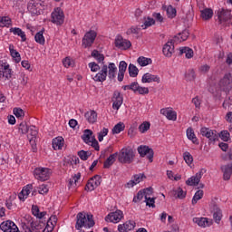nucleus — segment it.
I'll list each match as a JSON object with an SVG mask.
<instances>
[{"label": "nucleus", "mask_w": 232, "mask_h": 232, "mask_svg": "<svg viewBox=\"0 0 232 232\" xmlns=\"http://www.w3.org/2000/svg\"><path fill=\"white\" fill-rule=\"evenodd\" d=\"M202 197H204V190H198L192 198V205L195 206V204H197V202H198Z\"/></svg>", "instance_id": "a18cd8bd"}, {"label": "nucleus", "mask_w": 232, "mask_h": 232, "mask_svg": "<svg viewBox=\"0 0 232 232\" xmlns=\"http://www.w3.org/2000/svg\"><path fill=\"white\" fill-rule=\"evenodd\" d=\"M12 24V19L8 16H2L1 28L4 26H10Z\"/></svg>", "instance_id": "13d9d810"}, {"label": "nucleus", "mask_w": 232, "mask_h": 232, "mask_svg": "<svg viewBox=\"0 0 232 232\" xmlns=\"http://www.w3.org/2000/svg\"><path fill=\"white\" fill-rule=\"evenodd\" d=\"M101 182H102V180L99 175L91 178L85 186V191H93L95 188L101 186Z\"/></svg>", "instance_id": "f8f14e48"}, {"label": "nucleus", "mask_w": 232, "mask_h": 232, "mask_svg": "<svg viewBox=\"0 0 232 232\" xmlns=\"http://www.w3.org/2000/svg\"><path fill=\"white\" fill-rule=\"evenodd\" d=\"M219 87L223 92H229L232 89V74L231 72L226 73L219 81Z\"/></svg>", "instance_id": "6e6552de"}, {"label": "nucleus", "mask_w": 232, "mask_h": 232, "mask_svg": "<svg viewBox=\"0 0 232 232\" xmlns=\"http://www.w3.org/2000/svg\"><path fill=\"white\" fill-rule=\"evenodd\" d=\"M91 55H92V57L96 59V61H98V63H104V54L100 53L99 51L93 50L92 52Z\"/></svg>", "instance_id": "a19ab883"}, {"label": "nucleus", "mask_w": 232, "mask_h": 232, "mask_svg": "<svg viewBox=\"0 0 232 232\" xmlns=\"http://www.w3.org/2000/svg\"><path fill=\"white\" fill-rule=\"evenodd\" d=\"M136 223L133 220H129L122 225L118 226V231L128 232L135 229Z\"/></svg>", "instance_id": "412c9836"}, {"label": "nucleus", "mask_w": 232, "mask_h": 232, "mask_svg": "<svg viewBox=\"0 0 232 232\" xmlns=\"http://www.w3.org/2000/svg\"><path fill=\"white\" fill-rule=\"evenodd\" d=\"M96 38H97V32L93 30L87 32L82 40V44L83 48H90L92 44L95 43Z\"/></svg>", "instance_id": "423d86ee"}, {"label": "nucleus", "mask_w": 232, "mask_h": 232, "mask_svg": "<svg viewBox=\"0 0 232 232\" xmlns=\"http://www.w3.org/2000/svg\"><path fill=\"white\" fill-rule=\"evenodd\" d=\"M110 130L107 128H103L99 133H98V140L99 142H102L104 140V137L108 135V132Z\"/></svg>", "instance_id": "864d4df0"}, {"label": "nucleus", "mask_w": 232, "mask_h": 232, "mask_svg": "<svg viewBox=\"0 0 232 232\" xmlns=\"http://www.w3.org/2000/svg\"><path fill=\"white\" fill-rule=\"evenodd\" d=\"M152 24H155V19L151 17H147L144 18V24L141 25V28H143V30H146V28L152 26Z\"/></svg>", "instance_id": "49530a36"}, {"label": "nucleus", "mask_w": 232, "mask_h": 232, "mask_svg": "<svg viewBox=\"0 0 232 232\" xmlns=\"http://www.w3.org/2000/svg\"><path fill=\"white\" fill-rule=\"evenodd\" d=\"M138 152L140 157H146L147 155V159H149L150 162H153V149H150L146 145H140V147H138Z\"/></svg>", "instance_id": "4468645a"}, {"label": "nucleus", "mask_w": 232, "mask_h": 232, "mask_svg": "<svg viewBox=\"0 0 232 232\" xmlns=\"http://www.w3.org/2000/svg\"><path fill=\"white\" fill-rule=\"evenodd\" d=\"M200 182V178L196 174L195 176H192L189 178L186 184L187 186H198V184Z\"/></svg>", "instance_id": "58836bf2"}, {"label": "nucleus", "mask_w": 232, "mask_h": 232, "mask_svg": "<svg viewBox=\"0 0 232 232\" xmlns=\"http://www.w3.org/2000/svg\"><path fill=\"white\" fill-rule=\"evenodd\" d=\"M212 211L215 222L217 224H220V220H222V210L220 208H218V206L213 205Z\"/></svg>", "instance_id": "a878e982"}, {"label": "nucleus", "mask_w": 232, "mask_h": 232, "mask_svg": "<svg viewBox=\"0 0 232 232\" xmlns=\"http://www.w3.org/2000/svg\"><path fill=\"white\" fill-rule=\"evenodd\" d=\"M151 58H146L144 56H140L138 58V63L140 66H148V64H151Z\"/></svg>", "instance_id": "37998d69"}, {"label": "nucleus", "mask_w": 232, "mask_h": 232, "mask_svg": "<svg viewBox=\"0 0 232 232\" xmlns=\"http://www.w3.org/2000/svg\"><path fill=\"white\" fill-rule=\"evenodd\" d=\"M51 17V21L53 23V24L61 25L64 23V13L61 7L55 8L52 13Z\"/></svg>", "instance_id": "1a4fd4ad"}, {"label": "nucleus", "mask_w": 232, "mask_h": 232, "mask_svg": "<svg viewBox=\"0 0 232 232\" xmlns=\"http://www.w3.org/2000/svg\"><path fill=\"white\" fill-rule=\"evenodd\" d=\"M200 133L203 137H206L211 142H217V140H218V132H217V130L203 127L200 130Z\"/></svg>", "instance_id": "9d476101"}, {"label": "nucleus", "mask_w": 232, "mask_h": 232, "mask_svg": "<svg viewBox=\"0 0 232 232\" xmlns=\"http://www.w3.org/2000/svg\"><path fill=\"white\" fill-rule=\"evenodd\" d=\"M76 219L75 228L78 230H81V227H93L95 226L92 215L79 212L76 216Z\"/></svg>", "instance_id": "f257e3e1"}, {"label": "nucleus", "mask_w": 232, "mask_h": 232, "mask_svg": "<svg viewBox=\"0 0 232 232\" xmlns=\"http://www.w3.org/2000/svg\"><path fill=\"white\" fill-rule=\"evenodd\" d=\"M201 17L204 21H209L213 17V9L205 8L201 11Z\"/></svg>", "instance_id": "2f4dec72"}, {"label": "nucleus", "mask_w": 232, "mask_h": 232, "mask_svg": "<svg viewBox=\"0 0 232 232\" xmlns=\"http://www.w3.org/2000/svg\"><path fill=\"white\" fill-rule=\"evenodd\" d=\"M179 43H182V41H187L188 38L189 37V31L188 30H184L181 34H179Z\"/></svg>", "instance_id": "4d7b16f0"}, {"label": "nucleus", "mask_w": 232, "mask_h": 232, "mask_svg": "<svg viewBox=\"0 0 232 232\" xmlns=\"http://www.w3.org/2000/svg\"><path fill=\"white\" fill-rule=\"evenodd\" d=\"M123 102H124V98H122V96H121V92L115 91L113 92V96H112L113 110H119V108H121V106H122Z\"/></svg>", "instance_id": "6ab92c4d"}, {"label": "nucleus", "mask_w": 232, "mask_h": 232, "mask_svg": "<svg viewBox=\"0 0 232 232\" xmlns=\"http://www.w3.org/2000/svg\"><path fill=\"white\" fill-rule=\"evenodd\" d=\"M19 82L22 86H26V84H28V76L22 72L20 74Z\"/></svg>", "instance_id": "052dcab7"}, {"label": "nucleus", "mask_w": 232, "mask_h": 232, "mask_svg": "<svg viewBox=\"0 0 232 232\" xmlns=\"http://www.w3.org/2000/svg\"><path fill=\"white\" fill-rule=\"evenodd\" d=\"M135 159V151L131 148L121 149L118 160L121 164H131Z\"/></svg>", "instance_id": "7ed1b4c3"}, {"label": "nucleus", "mask_w": 232, "mask_h": 232, "mask_svg": "<svg viewBox=\"0 0 232 232\" xmlns=\"http://www.w3.org/2000/svg\"><path fill=\"white\" fill-rule=\"evenodd\" d=\"M144 193L142 192V190H140L137 195L134 197L133 198V202L137 203V202H140V200H142V198H144Z\"/></svg>", "instance_id": "338daca9"}, {"label": "nucleus", "mask_w": 232, "mask_h": 232, "mask_svg": "<svg viewBox=\"0 0 232 232\" xmlns=\"http://www.w3.org/2000/svg\"><path fill=\"white\" fill-rule=\"evenodd\" d=\"M89 68L91 69V72H99V70H101V66H99L95 62L90 63Z\"/></svg>", "instance_id": "69168bd1"}, {"label": "nucleus", "mask_w": 232, "mask_h": 232, "mask_svg": "<svg viewBox=\"0 0 232 232\" xmlns=\"http://www.w3.org/2000/svg\"><path fill=\"white\" fill-rule=\"evenodd\" d=\"M35 229H39V225H36L35 223H31V228L26 227L24 228V232H32L35 231Z\"/></svg>", "instance_id": "774afa93"}, {"label": "nucleus", "mask_w": 232, "mask_h": 232, "mask_svg": "<svg viewBox=\"0 0 232 232\" xmlns=\"http://www.w3.org/2000/svg\"><path fill=\"white\" fill-rule=\"evenodd\" d=\"M10 32L12 34H14V35H18L19 37H21L23 43H24V41H26V34H24V32H23V30H21V28L19 27H12L10 29Z\"/></svg>", "instance_id": "7c9ffc66"}, {"label": "nucleus", "mask_w": 232, "mask_h": 232, "mask_svg": "<svg viewBox=\"0 0 232 232\" xmlns=\"http://www.w3.org/2000/svg\"><path fill=\"white\" fill-rule=\"evenodd\" d=\"M185 77L187 79V81H195L197 75L195 74V70L193 69H189L186 74Z\"/></svg>", "instance_id": "3c124183"}, {"label": "nucleus", "mask_w": 232, "mask_h": 232, "mask_svg": "<svg viewBox=\"0 0 232 232\" xmlns=\"http://www.w3.org/2000/svg\"><path fill=\"white\" fill-rule=\"evenodd\" d=\"M14 111V115H15V117L17 119H20L21 121H23V119L24 118V111H23V109L21 108H14L13 110Z\"/></svg>", "instance_id": "de8ad7c7"}, {"label": "nucleus", "mask_w": 232, "mask_h": 232, "mask_svg": "<svg viewBox=\"0 0 232 232\" xmlns=\"http://www.w3.org/2000/svg\"><path fill=\"white\" fill-rule=\"evenodd\" d=\"M84 117L89 124H95V122H97V112L95 111L85 112Z\"/></svg>", "instance_id": "cd10ccee"}, {"label": "nucleus", "mask_w": 232, "mask_h": 232, "mask_svg": "<svg viewBox=\"0 0 232 232\" xmlns=\"http://www.w3.org/2000/svg\"><path fill=\"white\" fill-rule=\"evenodd\" d=\"M107 75L111 81H113L117 75V66L113 63H110L107 66Z\"/></svg>", "instance_id": "393cba45"}, {"label": "nucleus", "mask_w": 232, "mask_h": 232, "mask_svg": "<svg viewBox=\"0 0 232 232\" xmlns=\"http://www.w3.org/2000/svg\"><path fill=\"white\" fill-rule=\"evenodd\" d=\"M114 44L116 48H120L121 50H128V48L131 47V42L122 38L121 35L115 38Z\"/></svg>", "instance_id": "f3484780"}, {"label": "nucleus", "mask_w": 232, "mask_h": 232, "mask_svg": "<svg viewBox=\"0 0 232 232\" xmlns=\"http://www.w3.org/2000/svg\"><path fill=\"white\" fill-rule=\"evenodd\" d=\"M27 9L33 15H39L43 10V2L31 0L27 5Z\"/></svg>", "instance_id": "9b49d317"}, {"label": "nucleus", "mask_w": 232, "mask_h": 232, "mask_svg": "<svg viewBox=\"0 0 232 232\" xmlns=\"http://www.w3.org/2000/svg\"><path fill=\"white\" fill-rule=\"evenodd\" d=\"M9 51L12 55V58L14 59L15 63H21V54L15 49H14V45L9 46Z\"/></svg>", "instance_id": "c9c22d12"}, {"label": "nucleus", "mask_w": 232, "mask_h": 232, "mask_svg": "<svg viewBox=\"0 0 232 232\" xmlns=\"http://www.w3.org/2000/svg\"><path fill=\"white\" fill-rule=\"evenodd\" d=\"M129 75L130 77H137L139 75V69L134 64L130 63L129 65Z\"/></svg>", "instance_id": "c03bdc74"}, {"label": "nucleus", "mask_w": 232, "mask_h": 232, "mask_svg": "<svg viewBox=\"0 0 232 232\" xmlns=\"http://www.w3.org/2000/svg\"><path fill=\"white\" fill-rule=\"evenodd\" d=\"M63 146H64V139L63 137H57L53 140V150H63Z\"/></svg>", "instance_id": "c85d7f7f"}, {"label": "nucleus", "mask_w": 232, "mask_h": 232, "mask_svg": "<svg viewBox=\"0 0 232 232\" xmlns=\"http://www.w3.org/2000/svg\"><path fill=\"white\" fill-rule=\"evenodd\" d=\"M119 154L116 152L114 154H111L108 157V159L104 161L103 163V167L105 169H108L110 168L111 166H113V163L115 162L116 159H117V156Z\"/></svg>", "instance_id": "c756f323"}, {"label": "nucleus", "mask_w": 232, "mask_h": 232, "mask_svg": "<svg viewBox=\"0 0 232 232\" xmlns=\"http://www.w3.org/2000/svg\"><path fill=\"white\" fill-rule=\"evenodd\" d=\"M89 146H92L95 150V151H99V141H97V139H95V136L92 137V140L90 141Z\"/></svg>", "instance_id": "bf43d9fd"}, {"label": "nucleus", "mask_w": 232, "mask_h": 232, "mask_svg": "<svg viewBox=\"0 0 232 232\" xmlns=\"http://www.w3.org/2000/svg\"><path fill=\"white\" fill-rule=\"evenodd\" d=\"M0 79H12V69L6 63L0 62Z\"/></svg>", "instance_id": "2eb2a0df"}, {"label": "nucleus", "mask_w": 232, "mask_h": 232, "mask_svg": "<svg viewBox=\"0 0 232 232\" xmlns=\"http://www.w3.org/2000/svg\"><path fill=\"white\" fill-rule=\"evenodd\" d=\"M167 15L169 17V19H173L177 15V9H175L173 6L169 5L167 7Z\"/></svg>", "instance_id": "09e8293b"}, {"label": "nucleus", "mask_w": 232, "mask_h": 232, "mask_svg": "<svg viewBox=\"0 0 232 232\" xmlns=\"http://www.w3.org/2000/svg\"><path fill=\"white\" fill-rule=\"evenodd\" d=\"M146 179V176L144 174H136L133 176V179H130L126 185L125 188H133V186H137V184H140V182H142V180Z\"/></svg>", "instance_id": "4be33fe9"}, {"label": "nucleus", "mask_w": 232, "mask_h": 232, "mask_svg": "<svg viewBox=\"0 0 232 232\" xmlns=\"http://www.w3.org/2000/svg\"><path fill=\"white\" fill-rule=\"evenodd\" d=\"M216 17H218L217 23L218 26H221V28H226V26H229V24L231 23V10L219 8L218 11H216Z\"/></svg>", "instance_id": "f03ea898"}, {"label": "nucleus", "mask_w": 232, "mask_h": 232, "mask_svg": "<svg viewBox=\"0 0 232 232\" xmlns=\"http://www.w3.org/2000/svg\"><path fill=\"white\" fill-rule=\"evenodd\" d=\"M193 222L199 227H209L213 224V220H209L208 218H194Z\"/></svg>", "instance_id": "5701e85b"}, {"label": "nucleus", "mask_w": 232, "mask_h": 232, "mask_svg": "<svg viewBox=\"0 0 232 232\" xmlns=\"http://www.w3.org/2000/svg\"><path fill=\"white\" fill-rule=\"evenodd\" d=\"M141 82L143 83L157 82L159 84L160 82V77H159V75L146 72L145 74H143L141 78Z\"/></svg>", "instance_id": "aec40b11"}, {"label": "nucleus", "mask_w": 232, "mask_h": 232, "mask_svg": "<svg viewBox=\"0 0 232 232\" xmlns=\"http://www.w3.org/2000/svg\"><path fill=\"white\" fill-rule=\"evenodd\" d=\"M161 115H164L169 121H177V111L170 109H161Z\"/></svg>", "instance_id": "b1692460"}, {"label": "nucleus", "mask_w": 232, "mask_h": 232, "mask_svg": "<svg viewBox=\"0 0 232 232\" xmlns=\"http://www.w3.org/2000/svg\"><path fill=\"white\" fill-rule=\"evenodd\" d=\"M150 126H151V124H150L149 121H144L139 126V130L140 131V133H146V131L150 130Z\"/></svg>", "instance_id": "603ef678"}, {"label": "nucleus", "mask_w": 232, "mask_h": 232, "mask_svg": "<svg viewBox=\"0 0 232 232\" xmlns=\"http://www.w3.org/2000/svg\"><path fill=\"white\" fill-rule=\"evenodd\" d=\"M44 29H42L41 31H39L35 36H34V39L35 41L39 44H44Z\"/></svg>", "instance_id": "ea45409f"}, {"label": "nucleus", "mask_w": 232, "mask_h": 232, "mask_svg": "<svg viewBox=\"0 0 232 232\" xmlns=\"http://www.w3.org/2000/svg\"><path fill=\"white\" fill-rule=\"evenodd\" d=\"M187 137L189 140L193 142V144H198V139H197L195 131L191 128H188L187 130Z\"/></svg>", "instance_id": "e433bc0d"}, {"label": "nucleus", "mask_w": 232, "mask_h": 232, "mask_svg": "<svg viewBox=\"0 0 232 232\" xmlns=\"http://www.w3.org/2000/svg\"><path fill=\"white\" fill-rule=\"evenodd\" d=\"M91 155L92 153L90 151H86V150L78 151V157H80L82 160H88Z\"/></svg>", "instance_id": "8fccbe9b"}, {"label": "nucleus", "mask_w": 232, "mask_h": 232, "mask_svg": "<svg viewBox=\"0 0 232 232\" xmlns=\"http://www.w3.org/2000/svg\"><path fill=\"white\" fill-rule=\"evenodd\" d=\"M175 43H179V36H175L172 40L167 42L162 49L165 57H171L175 52Z\"/></svg>", "instance_id": "0eeeda50"}, {"label": "nucleus", "mask_w": 232, "mask_h": 232, "mask_svg": "<svg viewBox=\"0 0 232 232\" xmlns=\"http://www.w3.org/2000/svg\"><path fill=\"white\" fill-rule=\"evenodd\" d=\"M124 218V214L121 210H116L115 212H111L105 218L106 222H112L113 224H117L122 220Z\"/></svg>", "instance_id": "ddd939ff"}, {"label": "nucleus", "mask_w": 232, "mask_h": 232, "mask_svg": "<svg viewBox=\"0 0 232 232\" xmlns=\"http://www.w3.org/2000/svg\"><path fill=\"white\" fill-rule=\"evenodd\" d=\"M179 53L180 55H183L185 53V57L187 59H191L194 55L193 49L189 47H182L179 49Z\"/></svg>", "instance_id": "72a5a7b5"}, {"label": "nucleus", "mask_w": 232, "mask_h": 232, "mask_svg": "<svg viewBox=\"0 0 232 232\" xmlns=\"http://www.w3.org/2000/svg\"><path fill=\"white\" fill-rule=\"evenodd\" d=\"M18 130L20 133H22V135H25L30 128H28V125H26V123H20Z\"/></svg>", "instance_id": "680f3d73"}, {"label": "nucleus", "mask_w": 232, "mask_h": 232, "mask_svg": "<svg viewBox=\"0 0 232 232\" xmlns=\"http://www.w3.org/2000/svg\"><path fill=\"white\" fill-rule=\"evenodd\" d=\"M145 202L146 206H149V208H155V198H149L145 196Z\"/></svg>", "instance_id": "0e129e2a"}, {"label": "nucleus", "mask_w": 232, "mask_h": 232, "mask_svg": "<svg viewBox=\"0 0 232 232\" xmlns=\"http://www.w3.org/2000/svg\"><path fill=\"white\" fill-rule=\"evenodd\" d=\"M79 179H81V173L74 175L69 179V186H73V188H75V186H77V181L79 180Z\"/></svg>", "instance_id": "5fc2aeb1"}, {"label": "nucleus", "mask_w": 232, "mask_h": 232, "mask_svg": "<svg viewBox=\"0 0 232 232\" xmlns=\"http://www.w3.org/2000/svg\"><path fill=\"white\" fill-rule=\"evenodd\" d=\"M218 137L224 142H228V140H231V135L227 130H221L219 133H218Z\"/></svg>", "instance_id": "4c0bfd02"}, {"label": "nucleus", "mask_w": 232, "mask_h": 232, "mask_svg": "<svg viewBox=\"0 0 232 232\" xmlns=\"http://www.w3.org/2000/svg\"><path fill=\"white\" fill-rule=\"evenodd\" d=\"M126 70H128V63L124 61L120 62L119 72L126 73Z\"/></svg>", "instance_id": "e2e57ef3"}, {"label": "nucleus", "mask_w": 232, "mask_h": 232, "mask_svg": "<svg viewBox=\"0 0 232 232\" xmlns=\"http://www.w3.org/2000/svg\"><path fill=\"white\" fill-rule=\"evenodd\" d=\"M0 229L4 232H20L17 225L10 220L1 223Z\"/></svg>", "instance_id": "dca6fc26"}, {"label": "nucleus", "mask_w": 232, "mask_h": 232, "mask_svg": "<svg viewBox=\"0 0 232 232\" xmlns=\"http://www.w3.org/2000/svg\"><path fill=\"white\" fill-rule=\"evenodd\" d=\"M31 189H34V185L32 184H28L26 187H24L18 194L19 200H24L25 198H28Z\"/></svg>", "instance_id": "bb28decb"}, {"label": "nucleus", "mask_w": 232, "mask_h": 232, "mask_svg": "<svg viewBox=\"0 0 232 232\" xmlns=\"http://www.w3.org/2000/svg\"><path fill=\"white\" fill-rule=\"evenodd\" d=\"M92 135L93 131H92V130H85L83 135L82 136L83 142H85V144H90V142L92 141V137H93Z\"/></svg>", "instance_id": "473e14b6"}, {"label": "nucleus", "mask_w": 232, "mask_h": 232, "mask_svg": "<svg viewBox=\"0 0 232 232\" xmlns=\"http://www.w3.org/2000/svg\"><path fill=\"white\" fill-rule=\"evenodd\" d=\"M124 128H126V125H124L123 122H119L112 128L113 135L121 133V131H124Z\"/></svg>", "instance_id": "79ce46f5"}, {"label": "nucleus", "mask_w": 232, "mask_h": 232, "mask_svg": "<svg viewBox=\"0 0 232 232\" xmlns=\"http://www.w3.org/2000/svg\"><path fill=\"white\" fill-rule=\"evenodd\" d=\"M34 175L36 180L44 182V180H48V179H50V169L43 167L36 168L34 169Z\"/></svg>", "instance_id": "20e7f679"}, {"label": "nucleus", "mask_w": 232, "mask_h": 232, "mask_svg": "<svg viewBox=\"0 0 232 232\" xmlns=\"http://www.w3.org/2000/svg\"><path fill=\"white\" fill-rule=\"evenodd\" d=\"M108 77V65L103 64L102 70L93 77L96 82H104Z\"/></svg>", "instance_id": "a211bd4d"}, {"label": "nucleus", "mask_w": 232, "mask_h": 232, "mask_svg": "<svg viewBox=\"0 0 232 232\" xmlns=\"http://www.w3.org/2000/svg\"><path fill=\"white\" fill-rule=\"evenodd\" d=\"M183 159L186 162V164L189 165L193 163V156L188 151L183 153Z\"/></svg>", "instance_id": "6e6d98bb"}, {"label": "nucleus", "mask_w": 232, "mask_h": 232, "mask_svg": "<svg viewBox=\"0 0 232 232\" xmlns=\"http://www.w3.org/2000/svg\"><path fill=\"white\" fill-rule=\"evenodd\" d=\"M37 128L35 126L29 127L27 131V139H29V143L31 145L34 153L37 151V143H35V139H37Z\"/></svg>", "instance_id": "39448f33"}, {"label": "nucleus", "mask_w": 232, "mask_h": 232, "mask_svg": "<svg viewBox=\"0 0 232 232\" xmlns=\"http://www.w3.org/2000/svg\"><path fill=\"white\" fill-rule=\"evenodd\" d=\"M171 194L175 197V198H186V191H183L181 188H178L171 191Z\"/></svg>", "instance_id": "f704fd0d"}]
</instances>
